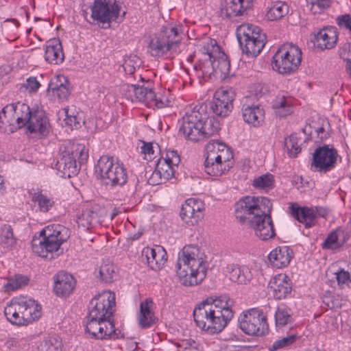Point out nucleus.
Here are the masks:
<instances>
[{"mask_svg":"<svg viewBox=\"0 0 351 351\" xmlns=\"http://www.w3.org/2000/svg\"><path fill=\"white\" fill-rule=\"evenodd\" d=\"M4 314L12 325L27 326L40 318L41 306L32 298H15L5 307Z\"/></svg>","mask_w":351,"mask_h":351,"instance_id":"0eeeda50","label":"nucleus"},{"mask_svg":"<svg viewBox=\"0 0 351 351\" xmlns=\"http://www.w3.org/2000/svg\"><path fill=\"white\" fill-rule=\"evenodd\" d=\"M119 10L116 0H113L112 3L107 0H95L91 8V16L98 22L109 23L118 18Z\"/></svg>","mask_w":351,"mask_h":351,"instance_id":"dca6fc26","label":"nucleus"},{"mask_svg":"<svg viewBox=\"0 0 351 351\" xmlns=\"http://www.w3.org/2000/svg\"><path fill=\"white\" fill-rule=\"evenodd\" d=\"M106 215L104 208L97 204L86 206L77 218L79 226L85 229H90L100 225Z\"/></svg>","mask_w":351,"mask_h":351,"instance_id":"a211bd4d","label":"nucleus"},{"mask_svg":"<svg viewBox=\"0 0 351 351\" xmlns=\"http://www.w3.org/2000/svg\"><path fill=\"white\" fill-rule=\"evenodd\" d=\"M165 181V178H162L160 171L156 168L150 177L148 178L147 182L150 185L155 186L162 184Z\"/></svg>","mask_w":351,"mask_h":351,"instance_id":"0e129e2a","label":"nucleus"},{"mask_svg":"<svg viewBox=\"0 0 351 351\" xmlns=\"http://www.w3.org/2000/svg\"><path fill=\"white\" fill-rule=\"evenodd\" d=\"M336 23L339 29L348 31L349 38L351 39V14H344L338 16Z\"/></svg>","mask_w":351,"mask_h":351,"instance_id":"bf43d9fd","label":"nucleus"},{"mask_svg":"<svg viewBox=\"0 0 351 351\" xmlns=\"http://www.w3.org/2000/svg\"><path fill=\"white\" fill-rule=\"evenodd\" d=\"M241 110L244 121L254 126L258 125L264 120V110L258 105L243 104Z\"/></svg>","mask_w":351,"mask_h":351,"instance_id":"7c9ffc66","label":"nucleus"},{"mask_svg":"<svg viewBox=\"0 0 351 351\" xmlns=\"http://www.w3.org/2000/svg\"><path fill=\"white\" fill-rule=\"evenodd\" d=\"M204 205L203 202L199 199L190 198L182 204L180 216L182 220L188 226H193L197 223L203 217Z\"/></svg>","mask_w":351,"mask_h":351,"instance_id":"6ab92c4d","label":"nucleus"},{"mask_svg":"<svg viewBox=\"0 0 351 351\" xmlns=\"http://www.w3.org/2000/svg\"><path fill=\"white\" fill-rule=\"evenodd\" d=\"M178 123L179 135L193 143L208 139L217 134L221 128L219 121L209 116L204 104L187 111Z\"/></svg>","mask_w":351,"mask_h":351,"instance_id":"7ed1b4c3","label":"nucleus"},{"mask_svg":"<svg viewBox=\"0 0 351 351\" xmlns=\"http://www.w3.org/2000/svg\"><path fill=\"white\" fill-rule=\"evenodd\" d=\"M0 243L3 247H12L16 243V238L13 229L9 224H4L1 228Z\"/></svg>","mask_w":351,"mask_h":351,"instance_id":"a19ab883","label":"nucleus"},{"mask_svg":"<svg viewBox=\"0 0 351 351\" xmlns=\"http://www.w3.org/2000/svg\"><path fill=\"white\" fill-rule=\"evenodd\" d=\"M215 156H220L221 157V163L228 164V166H230V169L232 168L233 165V162L232 161L233 156L228 149L220 150L219 148L218 152H215Z\"/></svg>","mask_w":351,"mask_h":351,"instance_id":"680f3d73","label":"nucleus"},{"mask_svg":"<svg viewBox=\"0 0 351 351\" xmlns=\"http://www.w3.org/2000/svg\"><path fill=\"white\" fill-rule=\"evenodd\" d=\"M204 169L207 174L212 176H220L230 170V166L221 163V157L215 156V151L207 153L204 161Z\"/></svg>","mask_w":351,"mask_h":351,"instance_id":"a878e982","label":"nucleus"},{"mask_svg":"<svg viewBox=\"0 0 351 351\" xmlns=\"http://www.w3.org/2000/svg\"><path fill=\"white\" fill-rule=\"evenodd\" d=\"M156 168L160 171L162 178H165V180H168L174 176V165L164 160L162 158L158 159Z\"/></svg>","mask_w":351,"mask_h":351,"instance_id":"8fccbe9b","label":"nucleus"},{"mask_svg":"<svg viewBox=\"0 0 351 351\" xmlns=\"http://www.w3.org/2000/svg\"><path fill=\"white\" fill-rule=\"evenodd\" d=\"M172 46L173 45H147L146 51L153 57L167 58Z\"/></svg>","mask_w":351,"mask_h":351,"instance_id":"3c124183","label":"nucleus"},{"mask_svg":"<svg viewBox=\"0 0 351 351\" xmlns=\"http://www.w3.org/2000/svg\"><path fill=\"white\" fill-rule=\"evenodd\" d=\"M285 147L290 158H295L301 152L299 139L296 134H291L285 140Z\"/></svg>","mask_w":351,"mask_h":351,"instance_id":"09e8293b","label":"nucleus"},{"mask_svg":"<svg viewBox=\"0 0 351 351\" xmlns=\"http://www.w3.org/2000/svg\"><path fill=\"white\" fill-rule=\"evenodd\" d=\"M199 70L205 78L225 79L230 74V62L220 45H201Z\"/></svg>","mask_w":351,"mask_h":351,"instance_id":"39448f33","label":"nucleus"},{"mask_svg":"<svg viewBox=\"0 0 351 351\" xmlns=\"http://www.w3.org/2000/svg\"><path fill=\"white\" fill-rule=\"evenodd\" d=\"M302 54L298 45H290L288 50L278 49L272 57L271 67L280 74L291 75L298 69Z\"/></svg>","mask_w":351,"mask_h":351,"instance_id":"9d476101","label":"nucleus"},{"mask_svg":"<svg viewBox=\"0 0 351 351\" xmlns=\"http://www.w3.org/2000/svg\"><path fill=\"white\" fill-rule=\"evenodd\" d=\"M115 295L110 291H102L94 296L88 304V317L112 318L115 311Z\"/></svg>","mask_w":351,"mask_h":351,"instance_id":"ddd939ff","label":"nucleus"},{"mask_svg":"<svg viewBox=\"0 0 351 351\" xmlns=\"http://www.w3.org/2000/svg\"><path fill=\"white\" fill-rule=\"evenodd\" d=\"M115 267L110 262H104L99 267V274L101 281L110 283L113 281L115 275Z\"/></svg>","mask_w":351,"mask_h":351,"instance_id":"de8ad7c7","label":"nucleus"},{"mask_svg":"<svg viewBox=\"0 0 351 351\" xmlns=\"http://www.w3.org/2000/svg\"><path fill=\"white\" fill-rule=\"evenodd\" d=\"M199 248L194 245L184 246L176 265L180 282L184 286H195L206 278L207 264Z\"/></svg>","mask_w":351,"mask_h":351,"instance_id":"20e7f679","label":"nucleus"},{"mask_svg":"<svg viewBox=\"0 0 351 351\" xmlns=\"http://www.w3.org/2000/svg\"><path fill=\"white\" fill-rule=\"evenodd\" d=\"M96 178L111 186H123L127 182L128 173L123 164L115 162L112 156L104 155L95 167Z\"/></svg>","mask_w":351,"mask_h":351,"instance_id":"1a4fd4ad","label":"nucleus"},{"mask_svg":"<svg viewBox=\"0 0 351 351\" xmlns=\"http://www.w3.org/2000/svg\"><path fill=\"white\" fill-rule=\"evenodd\" d=\"M3 109L0 112V123L2 124V125H0V127H3L4 125H12L14 121V118L12 116L10 115L9 112H5V114H3Z\"/></svg>","mask_w":351,"mask_h":351,"instance_id":"774afa93","label":"nucleus"},{"mask_svg":"<svg viewBox=\"0 0 351 351\" xmlns=\"http://www.w3.org/2000/svg\"><path fill=\"white\" fill-rule=\"evenodd\" d=\"M142 254L145 257L147 265L155 271L160 270L167 260V252L160 245L145 247Z\"/></svg>","mask_w":351,"mask_h":351,"instance_id":"5701e85b","label":"nucleus"},{"mask_svg":"<svg viewBox=\"0 0 351 351\" xmlns=\"http://www.w3.org/2000/svg\"><path fill=\"white\" fill-rule=\"evenodd\" d=\"M265 45H239L243 58L252 59L257 57L263 51Z\"/></svg>","mask_w":351,"mask_h":351,"instance_id":"603ef678","label":"nucleus"},{"mask_svg":"<svg viewBox=\"0 0 351 351\" xmlns=\"http://www.w3.org/2000/svg\"><path fill=\"white\" fill-rule=\"evenodd\" d=\"M310 40L313 43L322 41L324 44H336L338 40L337 29L334 26L324 27L316 34H311Z\"/></svg>","mask_w":351,"mask_h":351,"instance_id":"72a5a7b5","label":"nucleus"},{"mask_svg":"<svg viewBox=\"0 0 351 351\" xmlns=\"http://www.w3.org/2000/svg\"><path fill=\"white\" fill-rule=\"evenodd\" d=\"M87 323L86 325V331L90 334V335L96 339V335L99 333L101 328L100 319L95 317H88L87 316Z\"/></svg>","mask_w":351,"mask_h":351,"instance_id":"13d9d810","label":"nucleus"},{"mask_svg":"<svg viewBox=\"0 0 351 351\" xmlns=\"http://www.w3.org/2000/svg\"><path fill=\"white\" fill-rule=\"evenodd\" d=\"M21 110L23 112L28 114V123L27 124V130L31 134H39L41 136H46L49 132V123L45 112L41 110H34L32 112L29 106H21Z\"/></svg>","mask_w":351,"mask_h":351,"instance_id":"f3484780","label":"nucleus"},{"mask_svg":"<svg viewBox=\"0 0 351 351\" xmlns=\"http://www.w3.org/2000/svg\"><path fill=\"white\" fill-rule=\"evenodd\" d=\"M29 278L22 274H16L8 279L4 285L6 291H15L21 289L28 284Z\"/></svg>","mask_w":351,"mask_h":351,"instance_id":"49530a36","label":"nucleus"},{"mask_svg":"<svg viewBox=\"0 0 351 351\" xmlns=\"http://www.w3.org/2000/svg\"><path fill=\"white\" fill-rule=\"evenodd\" d=\"M232 304L226 295L207 298L193 310L196 326L208 335L221 332L233 317Z\"/></svg>","mask_w":351,"mask_h":351,"instance_id":"f03ea898","label":"nucleus"},{"mask_svg":"<svg viewBox=\"0 0 351 351\" xmlns=\"http://www.w3.org/2000/svg\"><path fill=\"white\" fill-rule=\"evenodd\" d=\"M64 110L66 116L64 119L65 124L70 126L72 129L80 128L81 123H84L81 114L76 112L73 106L66 108Z\"/></svg>","mask_w":351,"mask_h":351,"instance_id":"79ce46f5","label":"nucleus"},{"mask_svg":"<svg viewBox=\"0 0 351 351\" xmlns=\"http://www.w3.org/2000/svg\"><path fill=\"white\" fill-rule=\"evenodd\" d=\"M199 343L192 339H184L180 343V346L185 350H199Z\"/></svg>","mask_w":351,"mask_h":351,"instance_id":"338daca9","label":"nucleus"},{"mask_svg":"<svg viewBox=\"0 0 351 351\" xmlns=\"http://www.w3.org/2000/svg\"><path fill=\"white\" fill-rule=\"evenodd\" d=\"M19 26V23L16 19H8L3 22L2 24V29L5 34V35L7 36L6 38L8 42H14L16 40V37L14 36H8V32L9 31H14L17 30L18 27Z\"/></svg>","mask_w":351,"mask_h":351,"instance_id":"4d7b16f0","label":"nucleus"},{"mask_svg":"<svg viewBox=\"0 0 351 351\" xmlns=\"http://www.w3.org/2000/svg\"><path fill=\"white\" fill-rule=\"evenodd\" d=\"M53 291L60 298H66L73 291L76 281L74 277L65 271H60L53 276Z\"/></svg>","mask_w":351,"mask_h":351,"instance_id":"4be33fe9","label":"nucleus"},{"mask_svg":"<svg viewBox=\"0 0 351 351\" xmlns=\"http://www.w3.org/2000/svg\"><path fill=\"white\" fill-rule=\"evenodd\" d=\"M269 289L276 300H284L291 297L292 282L288 276L280 274L275 276L269 282Z\"/></svg>","mask_w":351,"mask_h":351,"instance_id":"412c9836","label":"nucleus"},{"mask_svg":"<svg viewBox=\"0 0 351 351\" xmlns=\"http://www.w3.org/2000/svg\"><path fill=\"white\" fill-rule=\"evenodd\" d=\"M340 229L332 230L327 235L324 241L322 244L323 250H337L343 245L345 241H341L339 239V232Z\"/></svg>","mask_w":351,"mask_h":351,"instance_id":"ea45409f","label":"nucleus"},{"mask_svg":"<svg viewBox=\"0 0 351 351\" xmlns=\"http://www.w3.org/2000/svg\"><path fill=\"white\" fill-rule=\"evenodd\" d=\"M163 160H167V162L174 166H178L180 162V156L178 152L175 150L168 151L166 154V158H163Z\"/></svg>","mask_w":351,"mask_h":351,"instance_id":"69168bd1","label":"nucleus"},{"mask_svg":"<svg viewBox=\"0 0 351 351\" xmlns=\"http://www.w3.org/2000/svg\"><path fill=\"white\" fill-rule=\"evenodd\" d=\"M40 86V84L36 77H28L23 84L22 88H25L29 93H36Z\"/></svg>","mask_w":351,"mask_h":351,"instance_id":"052dcab7","label":"nucleus"},{"mask_svg":"<svg viewBox=\"0 0 351 351\" xmlns=\"http://www.w3.org/2000/svg\"><path fill=\"white\" fill-rule=\"evenodd\" d=\"M32 201L37 204V210L43 213H48L54 205L53 199L43 194L41 191L32 194Z\"/></svg>","mask_w":351,"mask_h":351,"instance_id":"4c0bfd02","label":"nucleus"},{"mask_svg":"<svg viewBox=\"0 0 351 351\" xmlns=\"http://www.w3.org/2000/svg\"><path fill=\"white\" fill-rule=\"evenodd\" d=\"M45 59L53 64L62 63L64 59L62 45H46Z\"/></svg>","mask_w":351,"mask_h":351,"instance_id":"c9c22d12","label":"nucleus"},{"mask_svg":"<svg viewBox=\"0 0 351 351\" xmlns=\"http://www.w3.org/2000/svg\"><path fill=\"white\" fill-rule=\"evenodd\" d=\"M252 2V0H225L221 5V13L228 18L242 15L251 7Z\"/></svg>","mask_w":351,"mask_h":351,"instance_id":"c85d7f7f","label":"nucleus"},{"mask_svg":"<svg viewBox=\"0 0 351 351\" xmlns=\"http://www.w3.org/2000/svg\"><path fill=\"white\" fill-rule=\"evenodd\" d=\"M299 335L292 334L276 340L271 345L268 346L269 351H278L282 349L291 346L299 339Z\"/></svg>","mask_w":351,"mask_h":351,"instance_id":"a18cd8bd","label":"nucleus"},{"mask_svg":"<svg viewBox=\"0 0 351 351\" xmlns=\"http://www.w3.org/2000/svg\"><path fill=\"white\" fill-rule=\"evenodd\" d=\"M142 84L138 83L137 84H127V90L130 93L134 94V98L136 101L145 103L146 105H150L153 98L155 97V93L149 86L150 83H146L142 80Z\"/></svg>","mask_w":351,"mask_h":351,"instance_id":"cd10ccee","label":"nucleus"},{"mask_svg":"<svg viewBox=\"0 0 351 351\" xmlns=\"http://www.w3.org/2000/svg\"><path fill=\"white\" fill-rule=\"evenodd\" d=\"M169 101L165 95L162 94H156L155 97L151 101V104H154L158 108H162L169 106Z\"/></svg>","mask_w":351,"mask_h":351,"instance_id":"e2e57ef3","label":"nucleus"},{"mask_svg":"<svg viewBox=\"0 0 351 351\" xmlns=\"http://www.w3.org/2000/svg\"><path fill=\"white\" fill-rule=\"evenodd\" d=\"M341 161V156L332 145H323L317 147L311 162V170L322 173H326L335 169Z\"/></svg>","mask_w":351,"mask_h":351,"instance_id":"f8f14e48","label":"nucleus"},{"mask_svg":"<svg viewBox=\"0 0 351 351\" xmlns=\"http://www.w3.org/2000/svg\"><path fill=\"white\" fill-rule=\"evenodd\" d=\"M21 106H27L24 103L18 102L16 104H11L5 106L3 108V114H5V112H9L11 116L14 118V121H15L17 123L18 128H21L23 126L26 125L28 123L27 119L26 117V113L23 112L21 110ZM28 117L29 115L27 114Z\"/></svg>","mask_w":351,"mask_h":351,"instance_id":"f704fd0d","label":"nucleus"},{"mask_svg":"<svg viewBox=\"0 0 351 351\" xmlns=\"http://www.w3.org/2000/svg\"><path fill=\"white\" fill-rule=\"evenodd\" d=\"M62 343L56 336L48 337L40 342L38 351H62Z\"/></svg>","mask_w":351,"mask_h":351,"instance_id":"c03bdc74","label":"nucleus"},{"mask_svg":"<svg viewBox=\"0 0 351 351\" xmlns=\"http://www.w3.org/2000/svg\"><path fill=\"white\" fill-rule=\"evenodd\" d=\"M289 12V6L282 1L275 2L267 12V16L271 21L278 20L285 16Z\"/></svg>","mask_w":351,"mask_h":351,"instance_id":"37998d69","label":"nucleus"},{"mask_svg":"<svg viewBox=\"0 0 351 351\" xmlns=\"http://www.w3.org/2000/svg\"><path fill=\"white\" fill-rule=\"evenodd\" d=\"M271 210V200L263 196H245L234 205L236 218L242 223H247L263 241L272 239L276 235Z\"/></svg>","mask_w":351,"mask_h":351,"instance_id":"f257e3e1","label":"nucleus"},{"mask_svg":"<svg viewBox=\"0 0 351 351\" xmlns=\"http://www.w3.org/2000/svg\"><path fill=\"white\" fill-rule=\"evenodd\" d=\"M291 215L303 223L306 228H310L316 225L318 217H325L327 210L322 206H299L296 203H291L289 207Z\"/></svg>","mask_w":351,"mask_h":351,"instance_id":"4468645a","label":"nucleus"},{"mask_svg":"<svg viewBox=\"0 0 351 351\" xmlns=\"http://www.w3.org/2000/svg\"><path fill=\"white\" fill-rule=\"evenodd\" d=\"M152 306L153 302L150 298H147L140 304L138 320V324L142 328H149L158 321L157 317L152 311Z\"/></svg>","mask_w":351,"mask_h":351,"instance_id":"c756f323","label":"nucleus"},{"mask_svg":"<svg viewBox=\"0 0 351 351\" xmlns=\"http://www.w3.org/2000/svg\"><path fill=\"white\" fill-rule=\"evenodd\" d=\"M68 238V229L64 226L60 224L48 226L40 232L38 238L32 240V250L39 256L46 258L48 253L57 252Z\"/></svg>","mask_w":351,"mask_h":351,"instance_id":"6e6552de","label":"nucleus"},{"mask_svg":"<svg viewBox=\"0 0 351 351\" xmlns=\"http://www.w3.org/2000/svg\"><path fill=\"white\" fill-rule=\"evenodd\" d=\"M277 327H282L294 322L292 310L286 306H279L274 315Z\"/></svg>","mask_w":351,"mask_h":351,"instance_id":"e433bc0d","label":"nucleus"},{"mask_svg":"<svg viewBox=\"0 0 351 351\" xmlns=\"http://www.w3.org/2000/svg\"><path fill=\"white\" fill-rule=\"evenodd\" d=\"M293 257V252L289 246H280L273 250L268 258L272 267L282 269L287 267Z\"/></svg>","mask_w":351,"mask_h":351,"instance_id":"b1692460","label":"nucleus"},{"mask_svg":"<svg viewBox=\"0 0 351 351\" xmlns=\"http://www.w3.org/2000/svg\"><path fill=\"white\" fill-rule=\"evenodd\" d=\"M224 273L232 282L238 284H247L252 277L248 267L235 263L228 264L224 269Z\"/></svg>","mask_w":351,"mask_h":351,"instance_id":"393cba45","label":"nucleus"},{"mask_svg":"<svg viewBox=\"0 0 351 351\" xmlns=\"http://www.w3.org/2000/svg\"><path fill=\"white\" fill-rule=\"evenodd\" d=\"M237 38L239 44H247L249 42L252 44H266L267 42V36L262 29L250 24H243L237 28Z\"/></svg>","mask_w":351,"mask_h":351,"instance_id":"aec40b11","label":"nucleus"},{"mask_svg":"<svg viewBox=\"0 0 351 351\" xmlns=\"http://www.w3.org/2000/svg\"><path fill=\"white\" fill-rule=\"evenodd\" d=\"M240 329L250 336L261 337L268 332L267 316L262 310L250 308L243 311L239 317Z\"/></svg>","mask_w":351,"mask_h":351,"instance_id":"9b49d317","label":"nucleus"},{"mask_svg":"<svg viewBox=\"0 0 351 351\" xmlns=\"http://www.w3.org/2000/svg\"><path fill=\"white\" fill-rule=\"evenodd\" d=\"M252 186L255 189L268 191L274 188V176L269 173L261 175L254 180Z\"/></svg>","mask_w":351,"mask_h":351,"instance_id":"58836bf2","label":"nucleus"},{"mask_svg":"<svg viewBox=\"0 0 351 351\" xmlns=\"http://www.w3.org/2000/svg\"><path fill=\"white\" fill-rule=\"evenodd\" d=\"M341 58L347 62L346 71L351 77V45H341L339 49Z\"/></svg>","mask_w":351,"mask_h":351,"instance_id":"6e6d98bb","label":"nucleus"},{"mask_svg":"<svg viewBox=\"0 0 351 351\" xmlns=\"http://www.w3.org/2000/svg\"><path fill=\"white\" fill-rule=\"evenodd\" d=\"M234 97L235 93L232 88L221 87L215 91L210 108L215 115L225 117L233 108Z\"/></svg>","mask_w":351,"mask_h":351,"instance_id":"2eb2a0df","label":"nucleus"},{"mask_svg":"<svg viewBox=\"0 0 351 351\" xmlns=\"http://www.w3.org/2000/svg\"><path fill=\"white\" fill-rule=\"evenodd\" d=\"M334 274L335 275L337 285L341 289L350 287L351 284V277L348 271H346L344 269L339 268Z\"/></svg>","mask_w":351,"mask_h":351,"instance_id":"5fc2aeb1","label":"nucleus"},{"mask_svg":"<svg viewBox=\"0 0 351 351\" xmlns=\"http://www.w3.org/2000/svg\"><path fill=\"white\" fill-rule=\"evenodd\" d=\"M49 88L53 93V95L56 96L58 100L61 101L66 99L70 94L69 88L62 82L56 85L51 84Z\"/></svg>","mask_w":351,"mask_h":351,"instance_id":"864d4df0","label":"nucleus"},{"mask_svg":"<svg viewBox=\"0 0 351 351\" xmlns=\"http://www.w3.org/2000/svg\"><path fill=\"white\" fill-rule=\"evenodd\" d=\"M183 36L180 26L166 27L158 34L156 44H180Z\"/></svg>","mask_w":351,"mask_h":351,"instance_id":"473e14b6","label":"nucleus"},{"mask_svg":"<svg viewBox=\"0 0 351 351\" xmlns=\"http://www.w3.org/2000/svg\"><path fill=\"white\" fill-rule=\"evenodd\" d=\"M88 158V149L84 144L67 141L60 147L59 156L53 167L62 177L71 178L77 174L80 165Z\"/></svg>","mask_w":351,"mask_h":351,"instance_id":"423d86ee","label":"nucleus"},{"mask_svg":"<svg viewBox=\"0 0 351 351\" xmlns=\"http://www.w3.org/2000/svg\"><path fill=\"white\" fill-rule=\"evenodd\" d=\"M99 333L96 335V339H119L123 338L124 335L121 330H117L114 319L112 318L101 319Z\"/></svg>","mask_w":351,"mask_h":351,"instance_id":"2f4dec72","label":"nucleus"},{"mask_svg":"<svg viewBox=\"0 0 351 351\" xmlns=\"http://www.w3.org/2000/svg\"><path fill=\"white\" fill-rule=\"evenodd\" d=\"M295 99L288 94L279 93L272 101V108L280 118L286 117L293 112Z\"/></svg>","mask_w":351,"mask_h":351,"instance_id":"bb28decb","label":"nucleus"}]
</instances>
